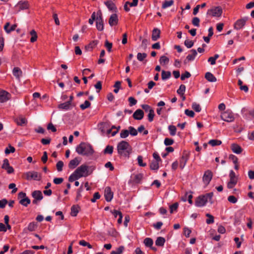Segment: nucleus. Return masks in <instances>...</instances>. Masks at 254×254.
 Here are the masks:
<instances>
[{"mask_svg": "<svg viewBox=\"0 0 254 254\" xmlns=\"http://www.w3.org/2000/svg\"><path fill=\"white\" fill-rule=\"evenodd\" d=\"M186 90V86L184 84H181L179 88L177 90V92L178 94L181 96L184 95Z\"/></svg>", "mask_w": 254, "mask_h": 254, "instance_id": "obj_40", "label": "nucleus"}, {"mask_svg": "<svg viewBox=\"0 0 254 254\" xmlns=\"http://www.w3.org/2000/svg\"><path fill=\"white\" fill-rule=\"evenodd\" d=\"M93 169L91 167L86 165H82L78 167L75 171L69 176L68 181L72 182L81 177H85L90 175L93 172Z\"/></svg>", "mask_w": 254, "mask_h": 254, "instance_id": "obj_1", "label": "nucleus"}, {"mask_svg": "<svg viewBox=\"0 0 254 254\" xmlns=\"http://www.w3.org/2000/svg\"><path fill=\"white\" fill-rule=\"evenodd\" d=\"M1 168L6 171L8 174H11L14 172V169L10 166L7 159H4Z\"/></svg>", "mask_w": 254, "mask_h": 254, "instance_id": "obj_13", "label": "nucleus"}, {"mask_svg": "<svg viewBox=\"0 0 254 254\" xmlns=\"http://www.w3.org/2000/svg\"><path fill=\"white\" fill-rule=\"evenodd\" d=\"M159 162L156 161H152L150 164V168L152 170H157L159 169Z\"/></svg>", "mask_w": 254, "mask_h": 254, "instance_id": "obj_34", "label": "nucleus"}, {"mask_svg": "<svg viewBox=\"0 0 254 254\" xmlns=\"http://www.w3.org/2000/svg\"><path fill=\"white\" fill-rule=\"evenodd\" d=\"M213 196V192H209L204 195H201L196 197L195 200V205L197 207H202L204 206L207 202L211 201Z\"/></svg>", "mask_w": 254, "mask_h": 254, "instance_id": "obj_4", "label": "nucleus"}, {"mask_svg": "<svg viewBox=\"0 0 254 254\" xmlns=\"http://www.w3.org/2000/svg\"><path fill=\"white\" fill-rule=\"evenodd\" d=\"M10 94L7 92L0 89V102H4L9 99Z\"/></svg>", "mask_w": 254, "mask_h": 254, "instance_id": "obj_16", "label": "nucleus"}, {"mask_svg": "<svg viewBox=\"0 0 254 254\" xmlns=\"http://www.w3.org/2000/svg\"><path fill=\"white\" fill-rule=\"evenodd\" d=\"M206 216L208 217L207 219H206V222L208 224H212L214 223V217L210 214H206Z\"/></svg>", "mask_w": 254, "mask_h": 254, "instance_id": "obj_52", "label": "nucleus"}, {"mask_svg": "<svg viewBox=\"0 0 254 254\" xmlns=\"http://www.w3.org/2000/svg\"><path fill=\"white\" fill-rule=\"evenodd\" d=\"M9 23L7 22L5 24V25L4 26V29L5 30L6 32L7 33H9L11 31H14L17 26L16 24H13L11 27H10V28H9Z\"/></svg>", "mask_w": 254, "mask_h": 254, "instance_id": "obj_27", "label": "nucleus"}, {"mask_svg": "<svg viewBox=\"0 0 254 254\" xmlns=\"http://www.w3.org/2000/svg\"><path fill=\"white\" fill-rule=\"evenodd\" d=\"M144 117V113L141 109H137L133 114V117L134 119L137 120H140L143 119Z\"/></svg>", "mask_w": 254, "mask_h": 254, "instance_id": "obj_18", "label": "nucleus"}, {"mask_svg": "<svg viewBox=\"0 0 254 254\" xmlns=\"http://www.w3.org/2000/svg\"><path fill=\"white\" fill-rule=\"evenodd\" d=\"M178 207V203H175L173 204L172 205L170 206V211L171 213H173L174 211L177 210V208Z\"/></svg>", "mask_w": 254, "mask_h": 254, "instance_id": "obj_60", "label": "nucleus"}, {"mask_svg": "<svg viewBox=\"0 0 254 254\" xmlns=\"http://www.w3.org/2000/svg\"><path fill=\"white\" fill-rule=\"evenodd\" d=\"M26 179L28 180H34L39 181L41 179V175L35 171H29L25 174Z\"/></svg>", "mask_w": 254, "mask_h": 254, "instance_id": "obj_6", "label": "nucleus"}, {"mask_svg": "<svg viewBox=\"0 0 254 254\" xmlns=\"http://www.w3.org/2000/svg\"><path fill=\"white\" fill-rule=\"evenodd\" d=\"M32 196L34 198L39 200V201L41 200L43 198L42 192L40 190L34 191L32 193Z\"/></svg>", "mask_w": 254, "mask_h": 254, "instance_id": "obj_23", "label": "nucleus"}, {"mask_svg": "<svg viewBox=\"0 0 254 254\" xmlns=\"http://www.w3.org/2000/svg\"><path fill=\"white\" fill-rule=\"evenodd\" d=\"M129 134L132 136H136L137 134V130L132 127H129L128 128Z\"/></svg>", "mask_w": 254, "mask_h": 254, "instance_id": "obj_46", "label": "nucleus"}, {"mask_svg": "<svg viewBox=\"0 0 254 254\" xmlns=\"http://www.w3.org/2000/svg\"><path fill=\"white\" fill-rule=\"evenodd\" d=\"M105 4L107 6L108 8L112 11H116L117 7L115 4L111 0H107L104 2Z\"/></svg>", "mask_w": 254, "mask_h": 254, "instance_id": "obj_21", "label": "nucleus"}, {"mask_svg": "<svg viewBox=\"0 0 254 254\" xmlns=\"http://www.w3.org/2000/svg\"><path fill=\"white\" fill-rule=\"evenodd\" d=\"M237 183V178L230 179V181L227 184L228 189H232Z\"/></svg>", "mask_w": 254, "mask_h": 254, "instance_id": "obj_32", "label": "nucleus"}, {"mask_svg": "<svg viewBox=\"0 0 254 254\" xmlns=\"http://www.w3.org/2000/svg\"><path fill=\"white\" fill-rule=\"evenodd\" d=\"M114 147L111 145H107L105 149L104 150V153L105 154H110L111 155L113 152Z\"/></svg>", "mask_w": 254, "mask_h": 254, "instance_id": "obj_35", "label": "nucleus"}, {"mask_svg": "<svg viewBox=\"0 0 254 254\" xmlns=\"http://www.w3.org/2000/svg\"><path fill=\"white\" fill-rule=\"evenodd\" d=\"M121 82L120 81H116L115 85L114 87L115 88L114 90V92L116 93H117L119 92V89L121 87Z\"/></svg>", "mask_w": 254, "mask_h": 254, "instance_id": "obj_59", "label": "nucleus"}, {"mask_svg": "<svg viewBox=\"0 0 254 254\" xmlns=\"http://www.w3.org/2000/svg\"><path fill=\"white\" fill-rule=\"evenodd\" d=\"M79 207L78 205H73L71 207L70 215L72 216H76L79 212Z\"/></svg>", "mask_w": 254, "mask_h": 254, "instance_id": "obj_29", "label": "nucleus"}, {"mask_svg": "<svg viewBox=\"0 0 254 254\" xmlns=\"http://www.w3.org/2000/svg\"><path fill=\"white\" fill-rule=\"evenodd\" d=\"M153 243L152 239L150 238H146L144 240V244L146 247H151Z\"/></svg>", "mask_w": 254, "mask_h": 254, "instance_id": "obj_43", "label": "nucleus"}, {"mask_svg": "<svg viewBox=\"0 0 254 254\" xmlns=\"http://www.w3.org/2000/svg\"><path fill=\"white\" fill-rule=\"evenodd\" d=\"M168 129L171 135L174 136L176 134L177 128L175 126L170 125L168 127Z\"/></svg>", "mask_w": 254, "mask_h": 254, "instance_id": "obj_44", "label": "nucleus"}, {"mask_svg": "<svg viewBox=\"0 0 254 254\" xmlns=\"http://www.w3.org/2000/svg\"><path fill=\"white\" fill-rule=\"evenodd\" d=\"M30 35H31V37L30 39V42L33 43L35 42L37 39V35L36 31L34 30H32L30 31Z\"/></svg>", "mask_w": 254, "mask_h": 254, "instance_id": "obj_41", "label": "nucleus"}, {"mask_svg": "<svg viewBox=\"0 0 254 254\" xmlns=\"http://www.w3.org/2000/svg\"><path fill=\"white\" fill-rule=\"evenodd\" d=\"M71 107V101L60 104L58 106V108L61 110H68Z\"/></svg>", "mask_w": 254, "mask_h": 254, "instance_id": "obj_22", "label": "nucleus"}, {"mask_svg": "<svg viewBox=\"0 0 254 254\" xmlns=\"http://www.w3.org/2000/svg\"><path fill=\"white\" fill-rule=\"evenodd\" d=\"M222 120L225 122H231L234 120V117L232 113L225 112L221 116Z\"/></svg>", "mask_w": 254, "mask_h": 254, "instance_id": "obj_10", "label": "nucleus"}, {"mask_svg": "<svg viewBox=\"0 0 254 254\" xmlns=\"http://www.w3.org/2000/svg\"><path fill=\"white\" fill-rule=\"evenodd\" d=\"M15 122L18 126H22L27 124V120L22 117H19L15 120Z\"/></svg>", "mask_w": 254, "mask_h": 254, "instance_id": "obj_25", "label": "nucleus"}, {"mask_svg": "<svg viewBox=\"0 0 254 254\" xmlns=\"http://www.w3.org/2000/svg\"><path fill=\"white\" fill-rule=\"evenodd\" d=\"M31 202L30 199L27 197H26L25 198H24L23 199H21L19 201V203H20L21 205L24 206H27L28 204H29Z\"/></svg>", "mask_w": 254, "mask_h": 254, "instance_id": "obj_38", "label": "nucleus"}, {"mask_svg": "<svg viewBox=\"0 0 254 254\" xmlns=\"http://www.w3.org/2000/svg\"><path fill=\"white\" fill-rule=\"evenodd\" d=\"M64 166V163L62 161H59L56 164L57 169L59 172H61L63 170V167Z\"/></svg>", "mask_w": 254, "mask_h": 254, "instance_id": "obj_56", "label": "nucleus"}, {"mask_svg": "<svg viewBox=\"0 0 254 254\" xmlns=\"http://www.w3.org/2000/svg\"><path fill=\"white\" fill-rule=\"evenodd\" d=\"M79 163L80 161L78 160L77 158H75L74 159L70 161L68 164V167L70 169H73L77 166Z\"/></svg>", "mask_w": 254, "mask_h": 254, "instance_id": "obj_24", "label": "nucleus"}, {"mask_svg": "<svg viewBox=\"0 0 254 254\" xmlns=\"http://www.w3.org/2000/svg\"><path fill=\"white\" fill-rule=\"evenodd\" d=\"M190 76H191L190 73L189 72L186 71H185V72L184 73H183L181 75V79L182 80H184L186 78L190 77Z\"/></svg>", "mask_w": 254, "mask_h": 254, "instance_id": "obj_62", "label": "nucleus"}, {"mask_svg": "<svg viewBox=\"0 0 254 254\" xmlns=\"http://www.w3.org/2000/svg\"><path fill=\"white\" fill-rule=\"evenodd\" d=\"M91 103L87 100H86L83 104L80 105V107L82 110H85L87 108L90 107Z\"/></svg>", "mask_w": 254, "mask_h": 254, "instance_id": "obj_51", "label": "nucleus"}, {"mask_svg": "<svg viewBox=\"0 0 254 254\" xmlns=\"http://www.w3.org/2000/svg\"><path fill=\"white\" fill-rule=\"evenodd\" d=\"M97 17L96 21V28L99 31H102L104 29V23L102 15V13L100 10L97 12Z\"/></svg>", "mask_w": 254, "mask_h": 254, "instance_id": "obj_7", "label": "nucleus"}, {"mask_svg": "<svg viewBox=\"0 0 254 254\" xmlns=\"http://www.w3.org/2000/svg\"><path fill=\"white\" fill-rule=\"evenodd\" d=\"M229 159L233 161L234 164H238V159L237 156L233 154H230Z\"/></svg>", "mask_w": 254, "mask_h": 254, "instance_id": "obj_61", "label": "nucleus"}, {"mask_svg": "<svg viewBox=\"0 0 254 254\" xmlns=\"http://www.w3.org/2000/svg\"><path fill=\"white\" fill-rule=\"evenodd\" d=\"M76 152L79 155L89 156L93 154L94 151L91 144L82 142L76 146Z\"/></svg>", "mask_w": 254, "mask_h": 254, "instance_id": "obj_2", "label": "nucleus"}, {"mask_svg": "<svg viewBox=\"0 0 254 254\" xmlns=\"http://www.w3.org/2000/svg\"><path fill=\"white\" fill-rule=\"evenodd\" d=\"M124 247L121 246L118 248L116 251H113L111 253V254H121L123 251Z\"/></svg>", "mask_w": 254, "mask_h": 254, "instance_id": "obj_63", "label": "nucleus"}, {"mask_svg": "<svg viewBox=\"0 0 254 254\" xmlns=\"http://www.w3.org/2000/svg\"><path fill=\"white\" fill-rule=\"evenodd\" d=\"M192 108L196 112H199L201 111V107L199 104L194 102L192 104Z\"/></svg>", "mask_w": 254, "mask_h": 254, "instance_id": "obj_50", "label": "nucleus"}, {"mask_svg": "<svg viewBox=\"0 0 254 254\" xmlns=\"http://www.w3.org/2000/svg\"><path fill=\"white\" fill-rule=\"evenodd\" d=\"M165 242V238L161 237H159L157 238L155 241V244L157 246L162 247L164 246Z\"/></svg>", "mask_w": 254, "mask_h": 254, "instance_id": "obj_31", "label": "nucleus"}, {"mask_svg": "<svg viewBox=\"0 0 254 254\" xmlns=\"http://www.w3.org/2000/svg\"><path fill=\"white\" fill-rule=\"evenodd\" d=\"M129 135V131L127 129H123L120 132V137L122 138L127 137Z\"/></svg>", "mask_w": 254, "mask_h": 254, "instance_id": "obj_48", "label": "nucleus"}, {"mask_svg": "<svg viewBox=\"0 0 254 254\" xmlns=\"http://www.w3.org/2000/svg\"><path fill=\"white\" fill-rule=\"evenodd\" d=\"M171 73L170 71H162L161 77L163 80H166L171 77Z\"/></svg>", "mask_w": 254, "mask_h": 254, "instance_id": "obj_36", "label": "nucleus"}, {"mask_svg": "<svg viewBox=\"0 0 254 254\" xmlns=\"http://www.w3.org/2000/svg\"><path fill=\"white\" fill-rule=\"evenodd\" d=\"M208 143L212 146H215L221 145L222 141L218 139H211L208 141Z\"/></svg>", "mask_w": 254, "mask_h": 254, "instance_id": "obj_33", "label": "nucleus"}, {"mask_svg": "<svg viewBox=\"0 0 254 254\" xmlns=\"http://www.w3.org/2000/svg\"><path fill=\"white\" fill-rule=\"evenodd\" d=\"M15 151V149L14 147L9 145L8 146V148H6L5 150V153L6 154H8L10 153H13Z\"/></svg>", "mask_w": 254, "mask_h": 254, "instance_id": "obj_55", "label": "nucleus"}, {"mask_svg": "<svg viewBox=\"0 0 254 254\" xmlns=\"http://www.w3.org/2000/svg\"><path fill=\"white\" fill-rule=\"evenodd\" d=\"M247 20V18H244L237 20L234 25V29L237 30L242 29L245 25Z\"/></svg>", "mask_w": 254, "mask_h": 254, "instance_id": "obj_14", "label": "nucleus"}, {"mask_svg": "<svg viewBox=\"0 0 254 254\" xmlns=\"http://www.w3.org/2000/svg\"><path fill=\"white\" fill-rule=\"evenodd\" d=\"M29 5L27 1H20L15 6V8L16 9L17 11H20V10H22L28 9L29 8Z\"/></svg>", "mask_w": 254, "mask_h": 254, "instance_id": "obj_12", "label": "nucleus"}, {"mask_svg": "<svg viewBox=\"0 0 254 254\" xmlns=\"http://www.w3.org/2000/svg\"><path fill=\"white\" fill-rule=\"evenodd\" d=\"M97 12L96 13L95 12H93L92 13L91 18L89 19V23L91 25H92L93 24L94 21L96 20H97Z\"/></svg>", "mask_w": 254, "mask_h": 254, "instance_id": "obj_45", "label": "nucleus"}, {"mask_svg": "<svg viewBox=\"0 0 254 254\" xmlns=\"http://www.w3.org/2000/svg\"><path fill=\"white\" fill-rule=\"evenodd\" d=\"M189 54L186 57V59L184 61V64H187L189 62L193 61L197 55L196 51L194 49H192L190 51Z\"/></svg>", "mask_w": 254, "mask_h": 254, "instance_id": "obj_15", "label": "nucleus"}, {"mask_svg": "<svg viewBox=\"0 0 254 254\" xmlns=\"http://www.w3.org/2000/svg\"><path fill=\"white\" fill-rule=\"evenodd\" d=\"M191 22H192V24H193V25H194V26H196V27L199 26L200 20H199V18H198L197 17H193L192 19Z\"/></svg>", "mask_w": 254, "mask_h": 254, "instance_id": "obj_53", "label": "nucleus"}, {"mask_svg": "<svg viewBox=\"0 0 254 254\" xmlns=\"http://www.w3.org/2000/svg\"><path fill=\"white\" fill-rule=\"evenodd\" d=\"M155 116L154 111L153 110H151L148 115V120L149 122H152L153 121Z\"/></svg>", "mask_w": 254, "mask_h": 254, "instance_id": "obj_54", "label": "nucleus"}, {"mask_svg": "<svg viewBox=\"0 0 254 254\" xmlns=\"http://www.w3.org/2000/svg\"><path fill=\"white\" fill-rule=\"evenodd\" d=\"M36 227V224L34 222H31L29 224L27 227V229L28 231L32 232L35 231Z\"/></svg>", "mask_w": 254, "mask_h": 254, "instance_id": "obj_49", "label": "nucleus"}, {"mask_svg": "<svg viewBox=\"0 0 254 254\" xmlns=\"http://www.w3.org/2000/svg\"><path fill=\"white\" fill-rule=\"evenodd\" d=\"M185 45L188 48H191L193 45V42L192 40H185L184 42Z\"/></svg>", "mask_w": 254, "mask_h": 254, "instance_id": "obj_57", "label": "nucleus"}, {"mask_svg": "<svg viewBox=\"0 0 254 254\" xmlns=\"http://www.w3.org/2000/svg\"><path fill=\"white\" fill-rule=\"evenodd\" d=\"M117 150L120 156L128 157L131 153L132 149L128 142L123 140L118 144Z\"/></svg>", "mask_w": 254, "mask_h": 254, "instance_id": "obj_3", "label": "nucleus"}, {"mask_svg": "<svg viewBox=\"0 0 254 254\" xmlns=\"http://www.w3.org/2000/svg\"><path fill=\"white\" fill-rule=\"evenodd\" d=\"M231 149L234 153L236 154H240L243 151L241 147L238 144L235 143L231 144Z\"/></svg>", "mask_w": 254, "mask_h": 254, "instance_id": "obj_20", "label": "nucleus"}, {"mask_svg": "<svg viewBox=\"0 0 254 254\" xmlns=\"http://www.w3.org/2000/svg\"><path fill=\"white\" fill-rule=\"evenodd\" d=\"M114 193L111 190V189L109 187H107L104 190V196L107 201L110 202L112 200L113 197Z\"/></svg>", "mask_w": 254, "mask_h": 254, "instance_id": "obj_11", "label": "nucleus"}, {"mask_svg": "<svg viewBox=\"0 0 254 254\" xmlns=\"http://www.w3.org/2000/svg\"><path fill=\"white\" fill-rule=\"evenodd\" d=\"M212 177L213 173L211 170H207V171H205L202 177V181L206 186L208 185L210 182L212 180Z\"/></svg>", "mask_w": 254, "mask_h": 254, "instance_id": "obj_8", "label": "nucleus"}, {"mask_svg": "<svg viewBox=\"0 0 254 254\" xmlns=\"http://www.w3.org/2000/svg\"><path fill=\"white\" fill-rule=\"evenodd\" d=\"M219 57V55L215 54L213 57H211L208 58V62L210 63L211 65H214L216 64V60Z\"/></svg>", "mask_w": 254, "mask_h": 254, "instance_id": "obj_39", "label": "nucleus"}, {"mask_svg": "<svg viewBox=\"0 0 254 254\" xmlns=\"http://www.w3.org/2000/svg\"><path fill=\"white\" fill-rule=\"evenodd\" d=\"M12 72L13 75L15 76L18 79H19V78L22 75L21 70L19 67H15L13 68Z\"/></svg>", "mask_w": 254, "mask_h": 254, "instance_id": "obj_28", "label": "nucleus"}, {"mask_svg": "<svg viewBox=\"0 0 254 254\" xmlns=\"http://www.w3.org/2000/svg\"><path fill=\"white\" fill-rule=\"evenodd\" d=\"M108 127V124L106 123H102L100 124L99 128L103 134L106 133Z\"/></svg>", "mask_w": 254, "mask_h": 254, "instance_id": "obj_30", "label": "nucleus"}, {"mask_svg": "<svg viewBox=\"0 0 254 254\" xmlns=\"http://www.w3.org/2000/svg\"><path fill=\"white\" fill-rule=\"evenodd\" d=\"M146 53H138L137 55V59L139 61L142 62L147 57Z\"/></svg>", "mask_w": 254, "mask_h": 254, "instance_id": "obj_47", "label": "nucleus"}, {"mask_svg": "<svg viewBox=\"0 0 254 254\" xmlns=\"http://www.w3.org/2000/svg\"><path fill=\"white\" fill-rule=\"evenodd\" d=\"M169 62V59L168 58L165 56H162L160 57L159 60V62L161 64H167Z\"/></svg>", "mask_w": 254, "mask_h": 254, "instance_id": "obj_42", "label": "nucleus"}, {"mask_svg": "<svg viewBox=\"0 0 254 254\" xmlns=\"http://www.w3.org/2000/svg\"><path fill=\"white\" fill-rule=\"evenodd\" d=\"M174 140L172 138H166L164 140V144L166 146H169L174 143Z\"/></svg>", "mask_w": 254, "mask_h": 254, "instance_id": "obj_58", "label": "nucleus"}, {"mask_svg": "<svg viewBox=\"0 0 254 254\" xmlns=\"http://www.w3.org/2000/svg\"><path fill=\"white\" fill-rule=\"evenodd\" d=\"M205 78L209 82H215L216 78L211 72H207L205 73Z\"/></svg>", "mask_w": 254, "mask_h": 254, "instance_id": "obj_26", "label": "nucleus"}, {"mask_svg": "<svg viewBox=\"0 0 254 254\" xmlns=\"http://www.w3.org/2000/svg\"><path fill=\"white\" fill-rule=\"evenodd\" d=\"M189 159V154L186 151H184L180 159L179 166L181 169H184Z\"/></svg>", "mask_w": 254, "mask_h": 254, "instance_id": "obj_9", "label": "nucleus"}, {"mask_svg": "<svg viewBox=\"0 0 254 254\" xmlns=\"http://www.w3.org/2000/svg\"><path fill=\"white\" fill-rule=\"evenodd\" d=\"M222 9L220 6H216L208 9L206 15L210 17H220L222 14Z\"/></svg>", "mask_w": 254, "mask_h": 254, "instance_id": "obj_5", "label": "nucleus"}, {"mask_svg": "<svg viewBox=\"0 0 254 254\" xmlns=\"http://www.w3.org/2000/svg\"><path fill=\"white\" fill-rule=\"evenodd\" d=\"M228 200L232 203H235L237 202V198L234 195H230L228 197Z\"/></svg>", "mask_w": 254, "mask_h": 254, "instance_id": "obj_64", "label": "nucleus"}, {"mask_svg": "<svg viewBox=\"0 0 254 254\" xmlns=\"http://www.w3.org/2000/svg\"><path fill=\"white\" fill-rule=\"evenodd\" d=\"M174 3V1L173 0H165L163 2L162 8H166L169 6H171Z\"/></svg>", "mask_w": 254, "mask_h": 254, "instance_id": "obj_37", "label": "nucleus"}, {"mask_svg": "<svg viewBox=\"0 0 254 254\" xmlns=\"http://www.w3.org/2000/svg\"><path fill=\"white\" fill-rule=\"evenodd\" d=\"M160 30L159 29L154 28L152 31V40L154 41H157L160 37Z\"/></svg>", "mask_w": 254, "mask_h": 254, "instance_id": "obj_19", "label": "nucleus"}, {"mask_svg": "<svg viewBox=\"0 0 254 254\" xmlns=\"http://www.w3.org/2000/svg\"><path fill=\"white\" fill-rule=\"evenodd\" d=\"M118 17L116 14H113L109 19V23L111 26L117 25L118 23Z\"/></svg>", "mask_w": 254, "mask_h": 254, "instance_id": "obj_17", "label": "nucleus"}]
</instances>
